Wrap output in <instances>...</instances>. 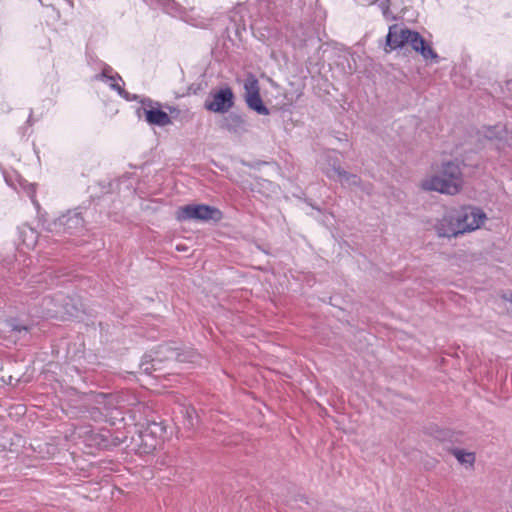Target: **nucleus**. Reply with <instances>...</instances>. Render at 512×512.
<instances>
[{
	"mask_svg": "<svg viewBox=\"0 0 512 512\" xmlns=\"http://www.w3.org/2000/svg\"><path fill=\"white\" fill-rule=\"evenodd\" d=\"M199 357L197 352L193 349L180 350L172 344H163L152 352L145 354L140 363V369L151 375L153 372L162 370L164 362L178 361V362H195Z\"/></svg>",
	"mask_w": 512,
	"mask_h": 512,
	"instance_id": "f257e3e1",
	"label": "nucleus"
},
{
	"mask_svg": "<svg viewBox=\"0 0 512 512\" xmlns=\"http://www.w3.org/2000/svg\"><path fill=\"white\" fill-rule=\"evenodd\" d=\"M421 186L428 191H437L449 195L457 194L462 186L460 165L454 161L443 163L436 174L422 181Z\"/></svg>",
	"mask_w": 512,
	"mask_h": 512,
	"instance_id": "f03ea898",
	"label": "nucleus"
},
{
	"mask_svg": "<svg viewBox=\"0 0 512 512\" xmlns=\"http://www.w3.org/2000/svg\"><path fill=\"white\" fill-rule=\"evenodd\" d=\"M176 218L179 221L219 222L222 219V212L206 204H188L178 208Z\"/></svg>",
	"mask_w": 512,
	"mask_h": 512,
	"instance_id": "7ed1b4c3",
	"label": "nucleus"
},
{
	"mask_svg": "<svg viewBox=\"0 0 512 512\" xmlns=\"http://www.w3.org/2000/svg\"><path fill=\"white\" fill-rule=\"evenodd\" d=\"M84 218L78 210L62 214L48 225V230L56 234H76L84 228Z\"/></svg>",
	"mask_w": 512,
	"mask_h": 512,
	"instance_id": "20e7f679",
	"label": "nucleus"
},
{
	"mask_svg": "<svg viewBox=\"0 0 512 512\" xmlns=\"http://www.w3.org/2000/svg\"><path fill=\"white\" fill-rule=\"evenodd\" d=\"M142 104V110L145 120L148 124L164 127L171 123L170 116L160 108V104L150 98H140L137 100Z\"/></svg>",
	"mask_w": 512,
	"mask_h": 512,
	"instance_id": "39448f33",
	"label": "nucleus"
},
{
	"mask_svg": "<svg viewBox=\"0 0 512 512\" xmlns=\"http://www.w3.org/2000/svg\"><path fill=\"white\" fill-rule=\"evenodd\" d=\"M456 214L459 226L464 228L463 234L480 228L486 219V214L476 207H463L460 210H456Z\"/></svg>",
	"mask_w": 512,
	"mask_h": 512,
	"instance_id": "423d86ee",
	"label": "nucleus"
},
{
	"mask_svg": "<svg viewBox=\"0 0 512 512\" xmlns=\"http://www.w3.org/2000/svg\"><path fill=\"white\" fill-rule=\"evenodd\" d=\"M234 95L229 87L222 88L205 101L204 107L215 113H225L234 104Z\"/></svg>",
	"mask_w": 512,
	"mask_h": 512,
	"instance_id": "0eeeda50",
	"label": "nucleus"
},
{
	"mask_svg": "<svg viewBox=\"0 0 512 512\" xmlns=\"http://www.w3.org/2000/svg\"><path fill=\"white\" fill-rule=\"evenodd\" d=\"M439 237H457L463 234V227L459 226L456 210L446 212L443 217L438 220L435 226Z\"/></svg>",
	"mask_w": 512,
	"mask_h": 512,
	"instance_id": "6e6552de",
	"label": "nucleus"
},
{
	"mask_svg": "<svg viewBox=\"0 0 512 512\" xmlns=\"http://www.w3.org/2000/svg\"><path fill=\"white\" fill-rule=\"evenodd\" d=\"M407 35L409 37L408 44L417 52H420L424 59H433L438 62V55L434 50L426 44L423 37L415 31L407 30Z\"/></svg>",
	"mask_w": 512,
	"mask_h": 512,
	"instance_id": "1a4fd4ad",
	"label": "nucleus"
},
{
	"mask_svg": "<svg viewBox=\"0 0 512 512\" xmlns=\"http://www.w3.org/2000/svg\"><path fill=\"white\" fill-rule=\"evenodd\" d=\"M407 30L408 29L400 28L397 25H393L389 28L386 36V45L390 50H394L408 44L409 37L406 33Z\"/></svg>",
	"mask_w": 512,
	"mask_h": 512,
	"instance_id": "9d476101",
	"label": "nucleus"
},
{
	"mask_svg": "<svg viewBox=\"0 0 512 512\" xmlns=\"http://www.w3.org/2000/svg\"><path fill=\"white\" fill-rule=\"evenodd\" d=\"M482 133L489 140L496 139L508 146H512V132L508 131L503 125L484 127Z\"/></svg>",
	"mask_w": 512,
	"mask_h": 512,
	"instance_id": "9b49d317",
	"label": "nucleus"
},
{
	"mask_svg": "<svg viewBox=\"0 0 512 512\" xmlns=\"http://www.w3.org/2000/svg\"><path fill=\"white\" fill-rule=\"evenodd\" d=\"M335 162L337 163L336 166L340 167V160L335 151L323 152L318 160L320 168L330 179H336V173H334L335 166L333 165Z\"/></svg>",
	"mask_w": 512,
	"mask_h": 512,
	"instance_id": "f8f14e48",
	"label": "nucleus"
},
{
	"mask_svg": "<svg viewBox=\"0 0 512 512\" xmlns=\"http://www.w3.org/2000/svg\"><path fill=\"white\" fill-rule=\"evenodd\" d=\"M103 82L107 83L112 90L116 91L120 97L127 101H136L139 99L138 95H131L119 84V82H123V80L118 73L111 75V78H107L106 81Z\"/></svg>",
	"mask_w": 512,
	"mask_h": 512,
	"instance_id": "ddd939ff",
	"label": "nucleus"
},
{
	"mask_svg": "<svg viewBox=\"0 0 512 512\" xmlns=\"http://www.w3.org/2000/svg\"><path fill=\"white\" fill-rule=\"evenodd\" d=\"M19 239L28 249H32L38 242V233L31 226L24 224L18 228Z\"/></svg>",
	"mask_w": 512,
	"mask_h": 512,
	"instance_id": "4468645a",
	"label": "nucleus"
},
{
	"mask_svg": "<svg viewBox=\"0 0 512 512\" xmlns=\"http://www.w3.org/2000/svg\"><path fill=\"white\" fill-rule=\"evenodd\" d=\"M336 162L333 164L335 166L334 173H336L335 181H339L343 186L346 187H354L360 185V178L356 174L349 173L341 167L336 166Z\"/></svg>",
	"mask_w": 512,
	"mask_h": 512,
	"instance_id": "2eb2a0df",
	"label": "nucleus"
},
{
	"mask_svg": "<svg viewBox=\"0 0 512 512\" xmlns=\"http://www.w3.org/2000/svg\"><path fill=\"white\" fill-rule=\"evenodd\" d=\"M148 5L160 6L166 13L172 16H181L182 8L175 0H143Z\"/></svg>",
	"mask_w": 512,
	"mask_h": 512,
	"instance_id": "dca6fc26",
	"label": "nucleus"
},
{
	"mask_svg": "<svg viewBox=\"0 0 512 512\" xmlns=\"http://www.w3.org/2000/svg\"><path fill=\"white\" fill-rule=\"evenodd\" d=\"M247 106L257 112L259 115H268L269 109L264 105L260 94L252 95L245 98Z\"/></svg>",
	"mask_w": 512,
	"mask_h": 512,
	"instance_id": "f3484780",
	"label": "nucleus"
},
{
	"mask_svg": "<svg viewBox=\"0 0 512 512\" xmlns=\"http://www.w3.org/2000/svg\"><path fill=\"white\" fill-rule=\"evenodd\" d=\"M225 128L231 132H239L241 130H245L246 123L242 116L237 114H230L225 119Z\"/></svg>",
	"mask_w": 512,
	"mask_h": 512,
	"instance_id": "a211bd4d",
	"label": "nucleus"
},
{
	"mask_svg": "<svg viewBox=\"0 0 512 512\" xmlns=\"http://www.w3.org/2000/svg\"><path fill=\"white\" fill-rule=\"evenodd\" d=\"M109 396H110V394H104V393H99L94 396V398H93L94 406H93V411L91 412V416L95 420H98L100 411H102L103 407L105 405H107Z\"/></svg>",
	"mask_w": 512,
	"mask_h": 512,
	"instance_id": "6ab92c4d",
	"label": "nucleus"
},
{
	"mask_svg": "<svg viewBox=\"0 0 512 512\" xmlns=\"http://www.w3.org/2000/svg\"><path fill=\"white\" fill-rule=\"evenodd\" d=\"M123 400H120L118 396L110 394L108 398V403L103 407V410L100 411V415L98 420H102L109 413H114L115 409L122 405Z\"/></svg>",
	"mask_w": 512,
	"mask_h": 512,
	"instance_id": "aec40b11",
	"label": "nucleus"
},
{
	"mask_svg": "<svg viewBox=\"0 0 512 512\" xmlns=\"http://www.w3.org/2000/svg\"><path fill=\"white\" fill-rule=\"evenodd\" d=\"M244 90H245V98L252 96V95H258L260 94V88L257 78L249 74L247 78L244 81Z\"/></svg>",
	"mask_w": 512,
	"mask_h": 512,
	"instance_id": "412c9836",
	"label": "nucleus"
},
{
	"mask_svg": "<svg viewBox=\"0 0 512 512\" xmlns=\"http://www.w3.org/2000/svg\"><path fill=\"white\" fill-rule=\"evenodd\" d=\"M31 283L33 285L44 286L45 288H50L54 285V278L51 276V273L45 271L43 274L33 276Z\"/></svg>",
	"mask_w": 512,
	"mask_h": 512,
	"instance_id": "4be33fe9",
	"label": "nucleus"
},
{
	"mask_svg": "<svg viewBox=\"0 0 512 512\" xmlns=\"http://www.w3.org/2000/svg\"><path fill=\"white\" fill-rule=\"evenodd\" d=\"M453 455L461 464L471 466L475 461V455L472 452H466L461 449H455L453 451Z\"/></svg>",
	"mask_w": 512,
	"mask_h": 512,
	"instance_id": "5701e85b",
	"label": "nucleus"
},
{
	"mask_svg": "<svg viewBox=\"0 0 512 512\" xmlns=\"http://www.w3.org/2000/svg\"><path fill=\"white\" fill-rule=\"evenodd\" d=\"M124 405H120L115 409L114 413H109L102 420L109 422L111 425H116L117 422H122L124 420Z\"/></svg>",
	"mask_w": 512,
	"mask_h": 512,
	"instance_id": "b1692460",
	"label": "nucleus"
},
{
	"mask_svg": "<svg viewBox=\"0 0 512 512\" xmlns=\"http://www.w3.org/2000/svg\"><path fill=\"white\" fill-rule=\"evenodd\" d=\"M114 69L107 63H101V72L94 75L93 79L96 81H106L107 78H111V75L115 74Z\"/></svg>",
	"mask_w": 512,
	"mask_h": 512,
	"instance_id": "393cba45",
	"label": "nucleus"
},
{
	"mask_svg": "<svg viewBox=\"0 0 512 512\" xmlns=\"http://www.w3.org/2000/svg\"><path fill=\"white\" fill-rule=\"evenodd\" d=\"M22 188H23L24 192L26 193V195L31 199L32 203L36 207H38L39 204L35 198V194H36L35 185L31 184V183H25V184H22Z\"/></svg>",
	"mask_w": 512,
	"mask_h": 512,
	"instance_id": "a878e982",
	"label": "nucleus"
},
{
	"mask_svg": "<svg viewBox=\"0 0 512 512\" xmlns=\"http://www.w3.org/2000/svg\"><path fill=\"white\" fill-rule=\"evenodd\" d=\"M500 304L512 316V293H505L500 298Z\"/></svg>",
	"mask_w": 512,
	"mask_h": 512,
	"instance_id": "bb28decb",
	"label": "nucleus"
},
{
	"mask_svg": "<svg viewBox=\"0 0 512 512\" xmlns=\"http://www.w3.org/2000/svg\"><path fill=\"white\" fill-rule=\"evenodd\" d=\"M364 4H373L377 3L378 6L382 9L383 14H386V12L389 10V0H363Z\"/></svg>",
	"mask_w": 512,
	"mask_h": 512,
	"instance_id": "cd10ccee",
	"label": "nucleus"
},
{
	"mask_svg": "<svg viewBox=\"0 0 512 512\" xmlns=\"http://www.w3.org/2000/svg\"><path fill=\"white\" fill-rule=\"evenodd\" d=\"M7 325L11 328L12 331L19 332V333L22 331L28 330L27 326L20 325V324L16 323L15 320L8 321Z\"/></svg>",
	"mask_w": 512,
	"mask_h": 512,
	"instance_id": "c85d7f7f",
	"label": "nucleus"
},
{
	"mask_svg": "<svg viewBox=\"0 0 512 512\" xmlns=\"http://www.w3.org/2000/svg\"><path fill=\"white\" fill-rule=\"evenodd\" d=\"M193 413H195V410L193 408H187L186 409V414H187V417H188V424L191 427L194 425Z\"/></svg>",
	"mask_w": 512,
	"mask_h": 512,
	"instance_id": "c756f323",
	"label": "nucleus"
},
{
	"mask_svg": "<svg viewBox=\"0 0 512 512\" xmlns=\"http://www.w3.org/2000/svg\"><path fill=\"white\" fill-rule=\"evenodd\" d=\"M56 313H58V311H57V310H55V309H51V308H47V314H48V315H53V314H56Z\"/></svg>",
	"mask_w": 512,
	"mask_h": 512,
	"instance_id": "7c9ffc66",
	"label": "nucleus"
},
{
	"mask_svg": "<svg viewBox=\"0 0 512 512\" xmlns=\"http://www.w3.org/2000/svg\"><path fill=\"white\" fill-rule=\"evenodd\" d=\"M363 190L366 191L367 193H369L368 187H363Z\"/></svg>",
	"mask_w": 512,
	"mask_h": 512,
	"instance_id": "2f4dec72",
	"label": "nucleus"
}]
</instances>
